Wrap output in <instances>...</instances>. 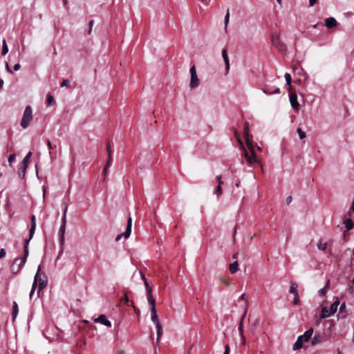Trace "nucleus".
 Segmentation results:
<instances>
[{
    "instance_id": "nucleus-1",
    "label": "nucleus",
    "mask_w": 354,
    "mask_h": 354,
    "mask_svg": "<svg viewBox=\"0 0 354 354\" xmlns=\"http://www.w3.org/2000/svg\"><path fill=\"white\" fill-rule=\"evenodd\" d=\"M36 228V218L35 215L31 216V225L30 228L29 232V238L28 239H26L24 243V255L20 258H15V263H17L18 261H20L21 266L22 265H25L27 259V257L28 255V245L29 241L32 239L33 235L35 234Z\"/></svg>"
},
{
    "instance_id": "nucleus-2",
    "label": "nucleus",
    "mask_w": 354,
    "mask_h": 354,
    "mask_svg": "<svg viewBox=\"0 0 354 354\" xmlns=\"http://www.w3.org/2000/svg\"><path fill=\"white\" fill-rule=\"evenodd\" d=\"M247 146L251 152V155H250L248 153V151L245 149H244V156H245L247 162L250 165L255 163V162L261 165V169L263 170V165L261 164L260 160L258 159V158L255 153V151L254 150L253 145L250 140H248Z\"/></svg>"
},
{
    "instance_id": "nucleus-3",
    "label": "nucleus",
    "mask_w": 354,
    "mask_h": 354,
    "mask_svg": "<svg viewBox=\"0 0 354 354\" xmlns=\"http://www.w3.org/2000/svg\"><path fill=\"white\" fill-rule=\"evenodd\" d=\"M32 120V111L30 106H27L25 108L23 117L21 118L20 125L23 129H26L31 120Z\"/></svg>"
},
{
    "instance_id": "nucleus-4",
    "label": "nucleus",
    "mask_w": 354,
    "mask_h": 354,
    "mask_svg": "<svg viewBox=\"0 0 354 354\" xmlns=\"http://www.w3.org/2000/svg\"><path fill=\"white\" fill-rule=\"evenodd\" d=\"M339 304V302L338 300H337L330 305L329 308L327 307L322 308V313L320 315L321 319H325L334 314L337 311Z\"/></svg>"
},
{
    "instance_id": "nucleus-5",
    "label": "nucleus",
    "mask_w": 354,
    "mask_h": 354,
    "mask_svg": "<svg viewBox=\"0 0 354 354\" xmlns=\"http://www.w3.org/2000/svg\"><path fill=\"white\" fill-rule=\"evenodd\" d=\"M191 79L189 86L191 88L197 87L199 85L200 81L197 76L196 70L195 66H192L189 69Z\"/></svg>"
},
{
    "instance_id": "nucleus-6",
    "label": "nucleus",
    "mask_w": 354,
    "mask_h": 354,
    "mask_svg": "<svg viewBox=\"0 0 354 354\" xmlns=\"http://www.w3.org/2000/svg\"><path fill=\"white\" fill-rule=\"evenodd\" d=\"M272 44L281 52L286 50L285 45L280 41L279 34L274 33L272 35Z\"/></svg>"
},
{
    "instance_id": "nucleus-7",
    "label": "nucleus",
    "mask_w": 354,
    "mask_h": 354,
    "mask_svg": "<svg viewBox=\"0 0 354 354\" xmlns=\"http://www.w3.org/2000/svg\"><path fill=\"white\" fill-rule=\"evenodd\" d=\"M131 225H132V218H131V217H129L128 221H127V225L126 227V230L122 234H118L116 236V238H115L116 241H120L122 236H124L125 239H127L130 236L131 232Z\"/></svg>"
},
{
    "instance_id": "nucleus-8",
    "label": "nucleus",
    "mask_w": 354,
    "mask_h": 354,
    "mask_svg": "<svg viewBox=\"0 0 354 354\" xmlns=\"http://www.w3.org/2000/svg\"><path fill=\"white\" fill-rule=\"evenodd\" d=\"M24 265H22L21 266L20 261H18L17 263H15V260L12 262V264L10 267V271L12 274H18L21 270L23 268Z\"/></svg>"
},
{
    "instance_id": "nucleus-9",
    "label": "nucleus",
    "mask_w": 354,
    "mask_h": 354,
    "mask_svg": "<svg viewBox=\"0 0 354 354\" xmlns=\"http://www.w3.org/2000/svg\"><path fill=\"white\" fill-rule=\"evenodd\" d=\"M290 102L294 109H298L299 104L297 101V96L295 93L290 94Z\"/></svg>"
},
{
    "instance_id": "nucleus-10",
    "label": "nucleus",
    "mask_w": 354,
    "mask_h": 354,
    "mask_svg": "<svg viewBox=\"0 0 354 354\" xmlns=\"http://www.w3.org/2000/svg\"><path fill=\"white\" fill-rule=\"evenodd\" d=\"M95 322H100L107 327L111 326V323L108 320L104 315H100L97 318L95 319Z\"/></svg>"
},
{
    "instance_id": "nucleus-11",
    "label": "nucleus",
    "mask_w": 354,
    "mask_h": 354,
    "mask_svg": "<svg viewBox=\"0 0 354 354\" xmlns=\"http://www.w3.org/2000/svg\"><path fill=\"white\" fill-rule=\"evenodd\" d=\"M147 295V301L149 304L151 306V309L156 308V299L152 295V290H149V293Z\"/></svg>"
},
{
    "instance_id": "nucleus-12",
    "label": "nucleus",
    "mask_w": 354,
    "mask_h": 354,
    "mask_svg": "<svg viewBox=\"0 0 354 354\" xmlns=\"http://www.w3.org/2000/svg\"><path fill=\"white\" fill-rule=\"evenodd\" d=\"M337 24V21L334 17H328L325 20V26L328 28L335 27Z\"/></svg>"
},
{
    "instance_id": "nucleus-13",
    "label": "nucleus",
    "mask_w": 354,
    "mask_h": 354,
    "mask_svg": "<svg viewBox=\"0 0 354 354\" xmlns=\"http://www.w3.org/2000/svg\"><path fill=\"white\" fill-rule=\"evenodd\" d=\"M248 301L246 300V308H245V313L243 314V315L242 316V318L240 320V322H239V334L240 335H242V334H243V319L247 313V309H248Z\"/></svg>"
},
{
    "instance_id": "nucleus-14",
    "label": "nucleus",
    "mask_w": 354,
    "mask_h": 354,
    "mask_svg": "<svg viewBox=\"0 0 354 354\" xmlns=\"http://www.w3.org/2000/svg\"><path fill=\"white\" fill-rule=\"evenodd\" d=\"M222 57H223L225 64V69H226L227 72H228L229 69H230V61H229V58L227 55L226 49H223Z\"/></svg>"
},
{
    "instance_id": "nucleus-15",
    "label": "nucleus",
    "mask_w": 354,
    "mask_h": 354,
    "mask_svg": "<svg viewBox=\"0 0 354 354\" xmlns=\"http://www.w3.org/2000/svg\"><path fill=\"white\" fill-rule=\"evenodd\" d=\"M313 331H314L313 328H309L308 330H307L304 333V334L303 335H300V337H301V338H302L305 342H308V341L310 339V337H311V336H312V335H313Z\"/></svg>"
},
{
    "instance_id": "nucleus-16",
    "label": "nucleus",
    "mask_w": 354,
    "mask_h": 354,
    "mask_svg": "<svg viewBox=\"0 0 354 354\" xmlns=\"http://www.w3.org/2000/svg\"><path fill=\"white\" fill-rule=\"evenodd\" d=\"M305 341L301 338V337L299 336L297 341L295 342V343L293 345L292 349L294 351L300 349L303 346V343Z\"/></svg>"
},
{
    "instance_id": "nucleus-17",
    "label": "nucleus",
    "mask_w": 354,
    "mask_h": 354,
    "mask_svg": "<svg viewBox=\"0 0 354 354\" xmlns=\"http://www.w3.org/2000/svg\"><path fill=\"white\" fill-rule=\"evenodd\" d=\"M297 288L298 285L297 283L292 281L290 283V292L293 294L294 296H296V297H299V294L297 292Z\"/></svg>"
},
{
    "instance_id": "nucleus-18",
    "label": "nucleus",
    "mask_w": 354,
    "mask_h": 354,
    "mask_svg": "<svg viewBox=\"0 0 354 354\" xmlns=\"http://www.w3.org/2000/svg\"><path fill=\"white\" fill-rule=\"evenodd\" d=\"M243 136L246 140V144L248 145V140H250L249 139V122H245L244 123V131H243Z\"/></svg>"
},
{
    "instance_id": "nucleus-19",
    "label": "nucleus",
    "mask_w": 354,
    "mask_h": 354,
    "mask_svg": "<svg viewBox=\"0 0 354 354\" xmlns=\"http://www.w3.org/2000/svg\"><path fill=\"white\" fill-rule=\"evenodd\" d=\"M106 150H107L108 156H109L106 163H107V166H110L111 164V162H112V151L111 149V146H110L109 142H108L106 144Z\"/></svg>"
},
{
    "instance_id": "nucleus-20",
    "label": "nucleus",
    "mask_w": 354,
    "mask_h": 354,
    "mask_svg": "<svg viewBox=\"0 0 354 354\" xmlns=\"http://www.w3.org/2000/svg\"><path fill=\"white\" fill-rule=\"evenodd\" d=\"M344 223L347 230H350L354 227V222L351 218L345 219Z\"/></svg>"
},
{
    "instance_id": "nucleus-21",
    "label": "nucleus",
    "mask_w": 354,
    "mask_h": 354,
    "mask_svg": "<svg viewBox=\"0 0 354 354\" xmlns=\"http://www.w3.org/2000/svg\"><path fill=\"white\" fill-rule=\"evenodd\" d=\"M230 272L232 274H234L239 270V263L236 261L234 263H231L229 267Z\"/></svg>"
},
{
    "instance_id": "nucleus-22",
    "label": "nucleus",
    "mask_w": 354,
    "mask_h": 354,
    "mask_svg": "<svg viewBox=\"0 0 354 354\" xmlns=\"http://www.w3.org/2000/svg\"><path fill=\"white\" fill-rule=\"evenodd\" d=\"M323 341V337L319 335H315L311 341V344L313 346H315L318 343H320Z\"/></svg>"
},
{
    "instance_id": "nucleus-23",
    "label": "nucleus",
    "mask_w": 354,
    "mask_h": 354,
    "mask_svg": "<svg viewBox=\"0 0 354 354\" xmlns=\"http://www.w3.org/2000/svg\"><path fill=\"white\" fill-rule=\"evenodd\" d=\"M151 319L153 323L159 321L156 308L151 309Z\"/></svg>"
},
{
    "instance_id": "nucleus-24",
    "label": "nucleus",
    "mask_w": 354,
    "mask_h": 354,
    "mask_svg": "<svg viewBox=\"0 0 354 354\" xmlns=\"http://www.w3.org/2000/svg\"><path fill=\"white\" fill-rule=\"evenodd\" d=\"M18 313H19L18 305L16 301H14L13 304H12V318H13V319H15L17 317Z\"/></svg>"
},
{
    "instance_id": "nucleus-25",
    "label": "nucleus",
    "mask_w": 354,
    "mask_h": 354,
    "mask_svg": "<svg viewBox=\"0 0 354 354\" xmlns=\"http://www.w3.org/2000/svg\"><path fill=\"white\" fill-rule=\"evenodd\" d=\"M229 21H230V10L229 9L227 10V12H226V15L225 16V19H224V25H225V32H227V25L229 24Z\"/></svg>"
},
{
    "instance_id": "nucleus-26",
    "label": "nucleus",
    "mask_w": 354,
    "mask_h": 354,
    "mask_svg": "<svg viewBox=\"0 0 354 354\" xmlns=\"http://www.w3.org/2000/svg\"><path fill=\"white\" fill-rule=\"evenodd\" d=\"M47 285V280L46 279H42L39 277V290H42Z\"/></svg>"
},
{
    "instance_id": "nucleus-27",
    "label": "nucleus",
    "mask_w": 354,
    "mask_h": 354,
    "mask_svg": "<svg viewBox=\"0 0 354 354\" xmlns=\"http://www.w3.org/2000/svg\"><path fill=\"white\" fill-rule=\"evenodd\" d=\"M31 156H32V152L29 151L26 154V156L24 157V158L23 159L22 165H25V166L28 167Z\"/></svg>"
},
{
    "instance_id": "nucleus-28",
    "label": "nucleus",
    "mask_w": 354,
    "mask_h": 354,
    "mask_svg": "<svg viewBox=\"0 0 354 354\" xmlns=\"http://www.w3.org/2000/svg\"><path fill=\"white\" fill-rule=\"evenodd\" d=\"M27 167H28L27 166L21 165V167L19 168L18 174L20 178L24 177L26 172Z\"/></svg>"
},
{
    "instance_id": "nucleus-29",
    "label": "nucleus",
    "mask_w": 354,
    "mask_h": 354,
    "mask_svg": "<svg viewBox=\"0 0 354 354\" xmlns=\"http://www.w3.org/2000/svg\"><path fill=\"white\" fill-rule=\"evenodd\" d=\"M8 52V47L7 46L6 41L5 39L3 40L2 42V50H1V55H5Z\"/></svg>"
},
{
    "instance_id": "nucleus-30",
    "label": "nucleus",
    "mask_w": 354,
    "mask_h": 354,
    "mask_svg": "<svg viewBox=\"0 0 354 354\" xmlns=\"http://www.w3.org/2000/svg\"><path fill=\"white\" fill-rule=\"evenodd\" d=\"M317 248L320 250H325L327 248V243H322V241H319L317 243Z\"/></svg>"
},
{
    "instance_id": "nucleus-31",
    "label": "nucleus",
    "mask_w": 354,
    "mask_h": 354,
    "mask_svg": "<svg viewBox=\"0 0 354 354\" xmlns=\"http://www.w3.org/2000/svg\"><path fill=\"white\" fill-rule=\"evenodd\" d=\"M47 103L50 106L55 104V100L52 95H47Z\"/></svg>"
},
{
    "instance_id": "nucleus-32",
    "label": "nucleus",
    "mask_w": 354,
    "mask_h": 354,
    "mask_svg": "<svg viewBox=\"0 0 354 354\" xmlns=\"http://www.w3.org/2000/svg\"><path fill=\"white\" fill-rule=\"evenodd\" d=\"M297 133L299 134V136L300 139L302 140V139H304L306 137V133L304 131H302V129L301 128H298L297 129Z\"/></svg>"
},
{
    "instance_id": "nucleus-33",
    "label": "nucleus",
    "mask_w": 354,
    "mask_h": 354,
    "mask_svg": "<svg viewBox=\"0 0 354 354\" xmlns=\"http://www.w3.org/2000/svg\"><path fill=\"white\" fill-rule=\"evenodd\" d=\"M284 77H285V79H286V84L290 86V84H291V81H292V78H291L290 74L288 73H286L285 74Z\"/></svg>"
},
{
    "instance_id": "nucleus-34",
    "label": "nucleus",
    "mask_w": 354,
    "mask_h": 354,
    "mask_svg": "<svg viewBox=\"0 0 354 354\" xmlns=\"http://www.w3.org/2000/svg\"><path fill=\"white\" fill-rule=\"evenodd\" d=\"M162 335V329L157 330L156 344H159L160 342V337Z\"/></svg>"
},
{
    "instance_id": "nucleus-35",
    "label": "nucleus",
    "mask_w": 354,
    "mask_h": 354,
    "mask_svg": "<svg viewBox=\"0 0 354 354\" xmlns=\"http://www.w3.org/2000/svg\"><path fill=\"white\" fill-rule=\"evenodd\" d=\"M328 284H329V281H327V283H326L325 287H324L323 288L319 290V295L321 296H324L325 295L326 292V289H327V287H328Z\"/></svg>"
},
{
    "instance_id": "nucleus-36",
    "label": "nucleus",
    "mask_w": 354,
    "mask_h": 354,
    "mask_svg": "<svg viewBox=\"0 0 354 354\" xmlns=\"http://www.w3.org/2000/svg\"><path fill=\"white\" fill-rule=\"evenodd\" d=\"M124 301L127 306H131L134 307V303L133 301H129L127 295L124 296Z\"/></svg>"
},
{
    "instance_id": "nucleus-37",
    "label": "nucleus",
    "mask_w": 354,
    "mask_h": 354,
    "mask_svg": "<svg viewBox=\"0 0 354 354\" xmlns=\"http://www.w3.org/2000/svg\"><path fill=\"white\" fill-rule=\"evenodd\" d=\"M66 231V225H61L59 230V234L62 235L65 234Z\"/></svg>"
},
{
    "instance_id": "nucleus-38",
    "label": "nucleus",
    "mask_w": 354,
    "mask_h": 354,
    "mask_svg": "<svg viewBox=\"0 0 354 354\" xmlns=\"http://www.w3.org/2000/svg\"><path fill=\"white\" fill-rule=\"evenodd\" d=\"M61 86L64 87H69L70 86V81L68 80H64L61 84Z\"/></svg>"
},
{
    "instance_id": "nucleus-39",
    "label": "nucleus",
    "mask_w": 354,
    "mask_h": 354,
    "mask_svg": "<svg viewBox=\"0 0 354 354\" xmlns=\"http://www.w3.org/2000/svg\"><path fill=\"white\" fill-rule=\"evenodd\" d=\"M215 194L217 196H220L222 194L221 185H217V187L216 188Z\"/></svg>"
},
{
    "instance_id": "nucleus-40",
    "label": "nucleus",
    "mask_w": 354,
    "mask_h": 354,
    "mask_svg": "<svg viewBox=\"0 0 354 354\" xmlns=\"http://www.w3.org/2000/svg\"><path fill=\"white\" fill-rule=\"evenodd\" d=\"M65 241V236L64 234L59 235V244L61 247H63Z\"/></svg>"
},
{
    "instance_id": "nucleus-41",
    "label": "nucleus",
    "mask_w": 354,
    "mask_h": 354,
    "mask_svg": "<svg viewBox=\"0 0 354 354\" xmlns=\"http://www.w3.org/2000/svg\"><path fill=\"white\" fill-rule=\"evenodd\" d=\"M144 283H145V288H146L147 293H149V290H152V288L149 286V283H148V282H147V279H145V282H144Z\"/></svg>"
},
{
    "instance_id": "nucleus-42",
    "label": "nucleus",
    "mask_w": 354,
    "mask_h": 354,
    "mask_svg": "<svg viewBox=\"0 0 354 354\" xmlns=\"http://www.w3.org/2000/svg\"><path fill=\"white\" fill-rule=\"evenodd\" d=\"M15 154H11L9 157H8V161L9 162L10 165L12 164V162L15 160Z\"/></svg>"
},
{
    "instance_id": "nucleus-43",
    "label": "nucleus",
    "mask_w": 354,
    "mask_h": 354,
    "mask_svg": "<svg viewBox=\"0 0 354 354\" xmlns=\"http://www.w3.org/2000/svg\"><path fill=\"white\" fill-rule=\"evenodd\" d=\"M40 271V266H39L38 268V270H37V272L36 273V274L35 275V277H34V281H36V283L37 284V281H38V277H39V272Z\"/></svg>"
},
{
    "instance_id": "nucleus-44",
    "label": "nucleus",
    "mask_w": 354,
    "mask_h": 354,
    "mask_svg": "<svg viewBox=\"0 0 354 354\" xmlns=\"http://www.w3.org/2000/svg\"><path fill=\"white\" fill-rule=\"evenodd\" d=\"M93 23H94V21H93V20H91V21L88 22V26H89L88 34H91V32L92 27H93Z\"/></svg>"
},
{
    "instance_id": "nucleus-45",
    "label": "nucleus",
    "mask_w": 354,
    "mask_h": 354,
    "mask_svg": "<svg viewBox=\"0 0 354 354\" xmlns=\"http://www.w3.org/2000/svg\"><path fill=\"white\" fill-rule=\"evenodd\" d=\"M216 180L218 183V185H221L223 184V181L221 180V175L216 176Z\"/></svg>"
},
{
    "instance_id": "nucleus-46",
    "label": "nucleus",
    "mask_w": 354,
    "mask_h": 354,
    "mask_svg": "<svg viewBox=\"0 0 354 354\" xmlns=\"http://www.w3.org/2000/svg\"><path fill=\"white\" fill-rule=\"evenodd\" d=\"M220 280H221V281L223 283H224V284H225V285H227V286H229V285H230V282L227 280V279H225V278H224V277H221V278L220 279Z\"/></svg>"
},
{
    "instance_id": "nucleus-47",
    "label": "nucleus",
    "mask_w": 354,
    "mask_h": 354,
    "mask_svg": "<svg viewBox=\"0 0 354 354\" xmlns=\"http://www.w3.org/2000/svg\"><path fill=\"white\" fill-rule=\"evenodd\" d=\"M154 324H155V325H156V327L157 330H158L162 329V326H161V324H160V321L156 322H155Z\"/></svg>"
},
{
    "instance_id": "nucleus-48",
    "label": "nucleus",
    "mask_w": 354,
    "mask_h": 354,
    "mask_svg": "<svg viewBox=\"0 0 354 354\" xmlns=\"http://www.w3.org/2000/svg\"><path fill=\"white\" fill-rule=\"evenodd\" d=\"M6 254V250L3 248H1L0 250V259L4 257Z\"/></svg>"
},
{
    "instance_id": "nucleus-49",
    "label": "nucleus",
    "mask_w": 354,
    "mask_h": 354,
    "mask_svg": "<svg viewBox=\"0 0 354 354\" xmlns=\"http://www.w3.org/2000/svg\"><path fill=\"white\" fill-rule=\"evenodd\" d=\"M66 215L63 214L62 218V225H66Z\"/></svg>"
},
{
    "instance_id": "nucleus-50",
    "label": "nucleus",
    "mask_w": 354,
    "mask_h": 354,
    "mask_svg": "<svg viewBox=\"0 0 354 354\" xmlns=\"http://www.w3.org/2000/svg\"><path fill=\"white\" fill-rule=\"evenodd\" d=\"M230 353V346L228 344L225 345V351L223 354H229Z\"/></svg>"
},
{
    "instance_id": "nucleus-51",
    "label": "nucleus",
    "mask_w": 354,
    "mask_h": 354,
    "mask_svg": "<svg viewBox=\"0 0 354 354\" xmlns=\"http://www.w3.org/2000/svg\"><path fill=\"white\" fill-rule=\"evenodd\" d=\"M317 2V0H309V6H313Z\"/></svg>"
},
{
    "instance_id": "nucleus-52",
    "label": "nucleus",
    "mask_w": 354,
    "mask_h": 354,
    "mask_svg": "<svg viewBox=\"0 0 354 354\" xmlns=\"http://www.w3.org/2000/svg\"><path fill=\"white\" fill-rule=\"evenodd\" d=\"M20 67H21V66L19 64H16L14 66V70L17 71L19 70Z\"/></svg>"
},
{
    "instance_id": "nucleus-53",
    "label": "nucleus",
    "mask_w": 354,
    "mask_h": 354,
    "mask_svg": "<svg viewBox=\"0 0 354 354\" xmlns=\"http://www.w3.org/2000/svg\"><path fill=\"white\" fill-rule=\"evenodd\" d=\"M6 68L8 72L10 73H12V70L10 69L9 65L8 63L6 64Z\"/></svg>"
},
{
    "instance_id": "nucleus-54",
    "label": "nucleus",
    "mask_w": 354,
    "mask_h": 354,
    "mask_svg": "<svg viewBox=\"0 0 354 354\" xmlns=\"http://www.w3.org/2000/svg\"><path fill=\"white\" fill-rule=\"evenodd\" d=\"M110 166H107V163H106L105 166H104V170H103V173L104 175L106 174V172H107V169Z\"/></svg>"
},
{
    "instance_id": "nucleus-55",
    "label": "nucleus",
    "mask_w": 354,
    "mask_h": 354,
    "mask_svg": "<svg viewBox=\"0 0 354 354\" xmlns=\"http://www.w3.org/2000/svg\"><path fill=\"white\" fill-rule=\"evenodd\" d=\"M241 336V343L242 344H245V336L243 335V334H242V335H240Z\"/></svg>"
},
{
    "instance_id": "nucleus-56",
    "label": "nucleus",
    "mask_w": 354,
    "mask_h": 354,
    "mask_svg": "<svg viewBox=\"0 0 354 354\" xmlns=\"http://www.w3.org/2000/svg\"><path fill=\"white\" fill-rule=\"evenodd\" d=\"M36 287H37L36 281H33V283H32V286L31 288V290H33L35 292Z\"/></svg>"
},
{
    "instance_id": "nucleus-57",
    "label": "nucleus",
    "mask_w": 354,
    "mask_h": 354,
    "mask_svg": "<svg viewBox=\"0 0 354 354\" xmlns=\"http://www.w3.org/2000/svg\"><path fill=\"white\" fill-rule=\"evenodd\" d=\"M280 93V89L279 88H276L275 90H274L273 91H272V94H278Z\"/></svg>"
},
{
    "instance_id": "nucleus-58",
    "label": "nucleus",
    "mask_w": 354,
    "mask_h": 354,
    "mask_svg": "<svg viewBox=\"0 0 354 354\" xmlns=\"http://www.w3.org/2000/svg\"><path fill=\"white\" fill-rule=\"evenodd\" d=\"M47 145H48V149H49L50 150L53 149V147H52V145H51V142H50V140H48V141H47Z\"/></svg>"
},
{
    "instance_id": "nucleus-59",
    "label": "nucleus",
    "mask_w": 354,
    "mask_h": 354,
    "mask_svg": "<svg viewBox=\"0 0 354 354\" xmlns=\"http://www.w3.org/2000/svg\"><path fill=\"white\" fill-rule=\"evenodd\" d=\"M263 92L265 94H266V95H272V91H269L266 90V89H263Z\"/></svg>"
},
{
    "instance_id": "nucleus-60",
    "label": "nucleus",
    "mask_w": 354,
    "mask_h": 354,
    "mask_svg": "<svg viewBox=\"0 0 354 354\" xmlns=\"http://www.w3.org/2000/svg\"><path fill=\"white\" fill-rule=\"evenodd\" d=\"M298 301H299L298 297H296V296H295V298H294V300H293L294 304H297Z\"/></svg>"
},
{
    "instance_id": "nucleus-61",
    "label": "nucleus",
    "mask_w": 354,
    "mask_h": 354,
    "mask_svg": "<svg viewBox=\"0 0 354 354\" xmlns=\"http://www.w3.org/2000/svg\"><path fill=\"white\" fill-rule=\"evenodd\" d=\"M67 209H68V206H67V205H65L64 209V211H63V214L66 215Z\"/></svg>"
},
{
    "instance_id": "nucleus-62",
    "label": "nucleus",
    "mask_w": 354,
    "mask_h": 354,
    "mask_svg": "<svg viewBox=\"0 0 354 354\" xmlns=\"http://www.w3.org/2000/svg\"><path fill=\"white\" fill-rule=\"evenodd\" d=\"M62 253H63V248L62 247V249H61L60 252H59V254H58L57 259H59L60 257V256L62 254Z\"/></svg>"
},
{
    "instance_id": "nucleus-63",
    "label": "nucleus",
    "mask_w": 354,
    "mask_h": 354,
    "mask_svg": "<svg viewBox=\"0 0 354 354\" xmlns=\"http://www.w3.org/2000/svg\"><path fill=\"white\" fill-rule=\"evenodd\" d=\"M292 201V196H288L287 198H286V201L288 203H290Z\"/></svg>"
},
{
    "instance_id": "nucleus-64",
    "label": "nucleus",
    "mask_w": 354,
    "mask_h": 354,
    "mask_svg": "<svg viewBox=\"0 0 354 354\" xmlns=\"http://www.w3.org/2000/svg\"><path fill=\"white\" fill-rule=\"evenodd\" d=\"M345 308V304H342L339 308V310L342 311Z\"/></svg>"
}]
</instances>
